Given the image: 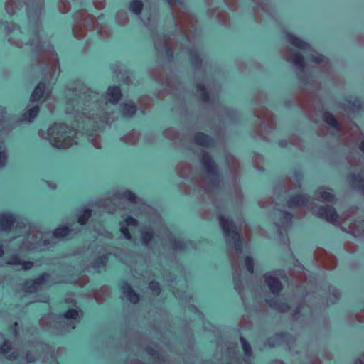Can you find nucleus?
I'll return each mask as SVG.
<instances>
[{
  "label": "nucleus",
  "instance_id": "c756f323",
  "mask_svg": "<svg viewBox=\"0 0 364 364\" xmlns=\"http://www.w3.org/2000/svg\"><path fill=\"white\" fill-rule=\"evenodd\" d=\"M245 263L247 271L250 273H253V259L252 257L247 256L245 259Z\"/></svg>",
  "mask_w": 364,
  "mask_h": 364
},
{
  "label": "nucleus",
  "instance_id": "6ab92c4d",
  "mask_svg": "<svg viewBox=\"0 0 364 364\" xmlns=\"http://www.w3.org/2000/svg\"><path fill=\"white\" fill-rule=\"evenodd\" d=\"M287 60L292 62L298 67H302L303 65V58L299 53H291L290 55L287 57Z\"/></svg>",
  "mask_w": 364,
  "mask_h": 364
},
{
  "label": "nucleus",
  "instance_id": "a878e982",
  "mask_svg": "<svg viewBox=\"0 0 364 364\" xmlns=\"http://www.w3.org/2000/svg\"><path fill=\"white\" fill-rule=\"evenodd\" d=\"M142 9V4L140 1L134 0L130 4V9L134 13L138 14L141 12Z\"/></svg>",
  "mask_w": 364,
  "mask_h": 364
},
{
  "label": "nucleus",
  "instance_id": "393cba45",
  "mask_svg": "<svg viewBox=\"0 0 364 364\" xmlns=\"http://www.w3.org/2000/svg\"><path fill=\"white\" fill-rule=\"evenodd\" d=\"M203 163L207 171L211 172L214 170V163L211 161L208 155L205 154L203 156Z\"/></svg>",
  "mask_w": 364,
  "mask_h": 364
},
{
  "label": "nucleus",
  "instance_id": "39448f33",
  "mask_svg": "<svg viewBox=\"0 0 364 364\" xmlns=\"http://www.w3.org/2000/svg\"><path fill=\"white\" fill-rule=\"evenodd\" d=\"M14 227L17 229L27 230V225L25 220L15 217L11 213L0 214V230L10 231Z\"/></svg>",
  "mask_w": 364,
  "mask_h": 364
},
{
  "label": "nucleus",
  "instance_id": "bb28decb",
  "mask_svg": "<svg viewBox=\"0 0 364 364\" xmlns=\"http://www.w3.org/2000/svg\"><path fill=\"white\" fill-rule=\"evenodd\" d=\"M319 197L323 200V201H328V202H331L333 201V196L332 195V193L328 191H326V190H321L319 191Z\"/></svg>",
  "mask_w": 364,
  "mask_h": 364
},
{
  "label": "nucleus",
  "instance_id": "412c9836",
  "mask_svg": "<svg viewBox=\"0 0 364 364\" xmlns=\"http://www.w3.org/2000/svg\"><path fill=\"white\" fill-rule=\"evenodd\" d=\"M136 112V107L133 103L129 102L124 105L123 114L124 116H132Z\"/></svg>",
  "mask_w": 364,
  "mask_h": 364
},
{
  "label": "nucleus",
  "instance_id": "c03bdc74",
  "mask_svg": "<svg viewBox=\"0 0 364 364\" xmlns=\"http://www.w3.org/2000/svg\"><path fill=\"white\" fill-rule=\"evenodd\" d=\"M333 296H334L336 298H338L339 293H338L337 291L333 290Z\"/></svg>",
  "mask_w": 364,
  "mask_h": 364
},
{
  "label": "nucleus",
  "instance_id": "13d9d810",
  "mask_svg": "<svg viewBox=\"0 0 364 364\" xmlns=\"http://www.w3.org/2000/svg\"><path fill=\"white\" fill-rule=\"evenodd\" d=\"M169 1H171V0H169Z\"/></svg>",
  "mask_w": 364,
  "mask_h": 364
},
{
  "label": "nucleus",
  "instance_id": "b1692460",
  "mask_svg": "<svg viewBox=\"0 0 364 364\" xmlns=\"http://www.w3.org/2000/svg\"><path fill=\"white\" fill-rule=\"evenodd\" d=\"M38 110L39 109L37 106L28 109L24 114V119L28 121H31L37 115Z\"/></svg>",
  "mask_w": 364,
  "mask_h": 364
},
{
  "label": "nucleus",
  "instance_id": "2eb2a0df",
  "mask_svg": "<svg viewBox=\"0 0 364 364\" xmlns=\"http://www.w3.org/2000/svg\"><path fill=\"white\" fill-rule=\"evenodd\" d=\"M287 39L291 44L299 48L304 50L308 47V45L305 42L293 35L289 34L287 36Z\"/></svg>",
  "mask_w": 364,
  "mask_h": 364
},
{
  "label": "nucleus",
  "instance_id": "f3484780",
  "mask_svg": "<svg viewBox=\"0 0 364 364\" xmlns=\"http://www.w3.org/2000/svg\"><path fill=\"white\" fill-rule=\"evenodd\" d=\"M267 302L270 307L275 309L281 312L287 311L289 309V305L284 303L282 304L274 301H267Z\"/></svg>",
  "mask_w": 364,
  "mask_h": 364
},
{
  "label": "nucleus",
  "instance_id": "ddd939ff",
  "mask_svg": "<svg viewBox=\"0 0 364 364\" xmlns=\"http://www.w3.org/2000/svg\"><path fill=\"white\" fill-rule=\"evenodd\" d=\"M8 264L13 265H19L22 269H30L33 264L31 262H22L17 256L12 257L8 262Z\"/></svg>",
  "mask_w": 364,
  "mask_h": 364
},
{
  "label": "nucleus",
  "instance_id": "a211bd4d",
  "mask_svg": "<svg viewBox=\"0 0 364 364\" xmlns=\"http://www.w3.org/2000/svg\"><path fill=\"white\" fill-rule=\"evenodd\" d=\"M70 229L68 227H63L57 228L53 233V236L55 238H63L68 236L70 234Z\"/></svg>",
  "mask_w": 364,
  "mask_h": 364
},
{
  "label": "nucleus",
  "instance_id": "6e6d98bb",
  "mask_svg": "<svg viewBox=\"0 0 364 364\" xmlns=\"http://www.w3.org/2000/svg\"><path fill=\"white\" fill-rule=\"evenodd\" d=\"M95 299L98 301V299H97V296H95Z\"/></svg>",
  "mask_w": 364,
  "mask_h": 364
},
{
  "label": "nucleus",
  "instance_id": "20e7f679",
  "mask_svg": "<svg viewBox=\"0 0 364 364\" xmlns=\"http://www.w3.org/2000/svg\"><path fill=\"white\" fill-rule=\"evenodd\" d=\"M120 230L128 240L132 239V235L136 236V232H139L142 237L144 244L146 245L149 244L153 237L152 231L150 228L138 230V223L132 217H127L124 222L120 223Z\"/></svg>",
  "mask_w": 364,
  "mask_h": 364
},
{
  "label": "nucleus",
  "instance_id": "5fc2aeb1",
  "mask_svg": "<svg viewBox=\"0 0 364 364\" xmlns=\"http://www.w3.org/2000/svg\"><path fill=\"white\" fill-rule=\"evenodd\" d=\"M124 16H124V19H125V21H127V16H126V14H124Z\"/></svg>",
  "mask_w": 364,
  "mask_h": 364
},
{
  "label": "nucleus",
  "instance_id": "864d4df0",
  "mask_svg": "<svg viewBox=\"0 0 364 364\" xmlns=\"http://www.w3.org/2000/svg\"><path fill=\"white\" fill-rule=\"evenodd\" d=\"M360 226L362 228L364 227V220L360 223Z\"/></svg>",
  "mask_w": 364,
  "mask_h": 364
},
{
  "label": "nucleus",
  "instance_id": "dca6fc26",
  "mask_svg": "<svg viewBox=\"0 0 364 364\" xmlns=\"http://www.w3.org/2000/svg\"><path fill=\"white\" fill-rule=\"evenodd\" d=\"M168 240H170L171 246L174 250H183L186 248L185 243L180 240L175 238L174 236L170 235L168 236Z\"/></svg>",
  "mask_w": 364,
  "mask_h": 364
},
{
  "label": "nucleus",
  "instance_id": "79ce46f5",
  "mask_svg": "<svg viewBox=\"0 0 364 364\" xmlns=\"http://www.w3.org/2000/svg\"><path fill=\"white\" fill-rule=\"evenodd\" d=\"M9 4L10 3L8 2L6 5V11L9 13V14H12L13 13V11H10V9H9Z\"/></svg>",
  "mask_w": 364,
  "mask_h": 364
},
{
  "label": "nucleus",
  "instance_id": "49530a36",
  "mask_svg": "<svg viewBox=\"0 0 364 364\" xmlns=\"http://www.w3.org/2000/svg\"><path fill=\"white\" fill-rule=\"evenodd\" d=\"M26 358L28 362H32L33 360V359L30 357V355L28 353L26 355Z\"/></svg>",
  "mask_w": 364,
  "mask_h": 364
},
{
  "label": "nucleus",
  "instance_id": "e433bc0d",
  "mask_svg": "<svg viewBox=\"0 0 364 364\" xmlns=\"http://www.w3.org/2000/svg\"><path fill=\"white\" fill-rule=\"evenodd\" d=\"M62 4L63 5L64 9H62L60 8L61 11H62L63 13H65V12H67V11L69 10V4H68V2H67V1H62Z\"/></svg>",
  "mask_w": 364,
  "mask_h": 364
},
{
  "label": "nucleus",
  "instance_id": "37998d69",
  "mask_svg": "<svg viewBox=\"0 0 364 364\" xmlns=\"http://www.w3.org/2000/svg\"><path fill=\"white\" fill-rule=\"evenodd\" d=\"M305 203L304 200H301V202L299 201H296V203H294L292 205H304V203Z\"/></svg>",
  "mask_w": 364,
  "mask_h": 364
},
{
  "label": "nucleus",
  "instance_id": "58836bf2",
  "mask_svg": "<svg viewBox=\"0 0 364 364\" xmlns=\"http://www.w3.org/2000/svg\"><path fill=\"white\" fill-rule=\"evenodd\" d=\"M314 60L317 63H320L323 60V58L321 55H318L317 56L314 58Z\"/></svg>",
  "mask_w": 364,
  "mask_h": 364
},
{
  "label": "nucleus",
  "instance_id": "5701e85b",
  "mask_svg": "<svg viewBox=\"0 0 364 364\" xmlns=\"http://www.w3.org/2000/svg\"><path fill=\"white\" fill-rule=\"evenodd\" d=\"M195 141L198 144L207 146L209 144L210 139L207 135L199 133L196 136Z\"/></svg>",
  "mask_w": 364,
  "mask_h": 364
},
{
  "label": "nucleus",
  "instance_id": "7ed1b4c3",
  "mask_svg": "<svg viewBox=\"0 0 364 364\" xmlns=\"http://www.w3.org/2000/svg\"><path fill=\"white\" fill-rule=\"evenodd\" d=\"M77 132L65 124H54L48 130L49 140L53 146L67 149L74 143Z\"/></svg>",
  "mask_w": 364,
  "mask_h": 364
},
{
  "label": "nucleus",
  "instance_id": "6e6552de",
  "mask_svg": "<svg viewBox=\"0 0 364 364\" xmlns=\"http://www.w3.org/2000/svg\"><path fill=\"white\" fill-rule=\"evenodd\" d=\"M50 279V275L48 274H43L39 278L34 281L27 282L23 287L26 292L33 293L38 290H41L46 287Z\"/></svg>",
  "mask_w": 364,
  "mask_h": 364
},
{
  "label": "nucleus",
  "instance_id": "423d86ee",
  "mask_svg": "<svg viewBox=\"0 0 364 364\" xmlns=\"http://www.w3.org/2000/svg\"><path fill=\"white\" fill-rule=\"evenodd\" d=\"M316 260L323 267L331 269L336 265V258L323 249H317L314 252Z\"/></svg>",
  "mask_w": 364,
  "mask_h": 364
},
{
  "label": "nucleus",
  "instance_id": "f8f14e48",
  "mask_svg": "<svg viewBox=\"0 0 364 364\" xmlns=\"http://www.w3.org/2000/svg\"><path fill=\"white\" fill-rule=\"evenodd\" d=\"M122 291L124 296L132 303L136 304L139 301V297L137 294H136L130 287V285L127 283H122L121 286Z\"/></svg>",
  "mask_w": 364,
  "mask_h": 364
},
{
  "label": "nucleus",
  "instance_id": "de8ad7c7",
  "mask_svg": "<svg viewBox=\"0 0 364 364\" xmlns=\"http://www.w3.org/2000/svg\"><path fill=\"white\" fill-rule=\"evenodd\" d=\"M360 149L364 152V141H362L360 145Z\"/></svg>",
  "mask_w": 364,
  "mask_h": 364
},
{
  "label": "nucleus",
  "instance_id": "aec40b11",
  "mask_svg": "<svg viewBox=\"0 0 364 364\" xmlns=\"http://www.w3.org/2000/svg\"><path fill=\"white\" fill-rule=\"evenodd\" d=\"M107 260H108V257L107 255H102V256H100L95 262H94V264H93V267L96 269H97L98 271H100V269L101 268H103L105 264H107Z\"/></svg>",
  "mask_w": 364,
  "mask_h": 364
},
{
  "label": "nucleus",
  "instance_id": "8fccbe9b",
  "mask_svg": "<svg viewBox=\"0 0 364 364\" xmlns=\"http://www.w3.org/2000/svg\"><path fill=\"white\" fill-rule=\"evenodd\" d=\"M40 323H41V325L42 326H44V324H45V319H44V318H42V319L41 320Z\"/></svg>",
  "mask_w": 364,
  "mask_h": 364
},
{
  "label": "nucleus",
  "instance_id": "4c0bfd02",
  "mask_svg": "<svg viewBox=\"0 0 364 364\" xmlns=\"http://www.w3.org/2000/svg\"><path fill=\"white\" fill-rule=\"evenodd\" d=\"M18 357V353L17 352H13L10 355H8V358L9 360H14Z\"/></svg>",
  "mask_w": 364,
  "mask_h": 364
},
{
  "label": "nucleus",
  "instance_id": "09e8293b",
  "mask_svg": "<svg viewBox=\"0 0 364 364\" xmlns=\"http://www.w3.org/2000/svg\"><path fill=\"white\" fill-rule=\"evenodd\" d=\"M4 254V250L2 249V245H0V257L2 256Z\"/></svg>",
  "mask_w": 364,
  "mask_h": 364
},
{
  "label": "nucleus",
  "instance_id": "473e14b6",
  "mask_svg": "<svg viewBox=\"0 0 364 364\" xmlns=\"http://www.w3.org/2000/svg\"><path fill=\"white\" fill-rule=\"evenodd\" d=\"M124 197L127 198L131 203H137V198L135 196V195L129 191L124 193Z\"/></svg>",
  "mask_w": 364,
  "mask_h": 364
},
{
  "label": "nucleus",
  "instance_id": "72a5a7b5",
  "mask_svg": "<svg viewBox=\"0 0 364 364\" xmlns=\"http://www.w3.org/2000/svg\"><path fill=\"white\" fill-rule=\"evenodd\" d=\"M359 227L360 224L357 225L355 223L353 225L350 223L349 225V228L353 232V233L354 235L357 234L358 235L360 234Z\"/></svg>",
  "mask_w": 364,
  "mask_h": 364
},
{
  "label": "nucleus",
  "instance_id": "cd10ccee",
  "mask_svg": "<svg viewBox=\"0 0 364 364\" xmlns=\"http://www.w3.org/2000/svg\"><path fill=\"white\" fill-rule=\"evenodd\" d=\"M90 216L91 211L89 209L85 210L83 213L78 218V223L80 225H85Z\"/></svg>",
  "mask_w": 364,
  "mask_h": 364
},
{
  "label": "nucleus",
  "instance_id": "c9c22d12",
  "mask_svg": "<svg viewBox=\"0 0 364 364\" xmlns=\"http://www.w3.org/2000/svg\"><path fill=\"white\" fill-rule=\"evenodd\" d=\"M96 1L97 0H95L94 1L95 6L98 9H102L104 7L105 0H100L99 2H97Z\"/></svg>",
  "mask_w": 364,
  "mask_h": 364
},
{
  "label": "nucleus",
  "instance_id": "7c9ffc66",
  "mask_svg": "<svg viewBox=\"0 0 364 364\" xmlns=\"http://www.w3.org/2000/svg\"><path fill=\"white\" fill-rule=\"evenodd\" d=\"M149 289L155 294H159L160 291V287L158 282L152 281L149 283Z\"/></svg>",
  "mask_w": 364,
  "mask_h": 364
},
{
  "label": "nucleus",
  "instance_id": "0eeeda50",
  "mask_svg": "<svg viewBox=\"0 0 364 364\" xmlns=\"http://www.w3.org/2000/svg\"><path fill=\"white\" fill-rule=\"evenodd\" d=\"M283 277L281 271L269 272L265 275V282L274 294H278L282 289L279 278Z\"/></svg>",
  "mask_w": 364,
  "mask_h": 364
},
{
  "label": "nucleus",
  "instance_id": "9d476101",
  "mask_svg": "<svg viewBox=\"0 0 364 364\" xmlns=\"http://www.w3.org/2000/svg\"><path fill=\"white\" fill-rule=\"evenodd\" d=\"M63 321L65 323V330L73 329L79 321V312L75 309L68 310L62 318Z\"/></svg>",
  "mask_w": 364,
  "mask_h": 364
},
{
  "label": "nucleus",
  "instance_id": "f03ea898",
  "mask_svg": "<svg viewBox=\"0 0 364 364\" xmlns=\"http://www.w3.org/2000/svg\"><path fill=\"white\" fill-rule=\"evenodd\" d=\"M220 225L223 229L224 235L226 239L227 245L230 249V255L232 257V265L235 271L234 274H236V267L239 259L242 257V242H241V235L240 233L244 230L245 233L248 236V230L247 225L245 221L242 219L238 220V227L232 221V218L226 213H220L218 215Z\"/></svg>",
  "mask_w": 364,
  "mask_h": 364
},
{
  "label": "nucleus",
  "instance_id": "4d7b16f0",
  "mask_svg": "<svg viewBox=\"0 0 364 364\" xmlns=\"http://www.w3.org/2000/svg\"><path fill=\"white\" fill-rule=\"evenodd\" d=\"M363 235H364V230H363V232H362Z\"/></svg>",
  "mask_w": 364,
  "mask_h": 364
},
{
  "label": "nucleus",
  "instance_id": "f704fd0d",
  "mask_svg": "<svg viewBox=\"0 0 364 364\" xmlns=\"http://www.w3.org/2000/svg\"><path fill=\"white\" fill-rule=\"evenodd\" d=\"M6 160V156L4 151L0 152V167L3 166Z\"/></svg>",
  "mask_w": 364,
  "mask_h": 364
},
{
  "label": "nucleus",
  "instance_id": "c85d7f7f",
  "mask_svg": "<svg viewBox=\"0 0 364 364\" xmlns=\"http://www.w3.org/2000/svg\"><path fill=\"white\" fill-rule=\"evenodd\" d=\"M240 341L245 355L247 357H250L252 355V350L250 344L242 337L240 338Z\"/></svg>",
  "mask_w": 364,
  "mask_h": 364
},
{
  "label": "nucleus",
  "instance_id": "a18cd8bd",
  "mask_svg": "<svg viewBox=\"0 0 364 364\" xmlns=\"http://www.w3.org/2000/svg\"><path fill=\"white\" fill-rule=\"evenodd\" d=\"M73 32H74V34H75V37H77V38H80L81 36H82V35H79V34L77 33L76 29H75Z\"/></svg>",
  "mask_w": 364,
  "mask_h": 364
},
{
  "label": "nucleus",
  "instance_id": "9b49d317",
  "mask_svg": "<svg viewBox=\"0 0 364 364\" xmlns=\"http://www.w3.org/2000/svg\"><path fill=\"white\" fill-rule=\"evenodd\" d=\"M50 91L46 88L45 84L41 82L36 87L35 90L31 95V100L39 101L41 100H46L49 95Z\"/></svg>",
  "mask_w": 364,
  "mask_h": 364
},
{
  "label": "nucleus",
  "instance_id": "ea45409f",
  "mask_svg": "<svg viewBox=\"0 0 364 364\" xmlns=\"http://www.w3.org/2000/svg\"><path fill=\"white\" fill-rule=\"evenodd\" d=\"M92 143L95 147L98 148V149L100 148V145L98 144V141H97L96 139H92Z\"/></svg>",
  "mask_w": 364,
  "mask_h": 364
},
{
  "label": "nucleus",
  "instance_id": "603ef678",
  "mask_svg": "<svg viewBox=\"0 0 364 364\" xmlns=\"http://www.w3.org/2000/svg\"><path fill=\"white\" fill-rule=\"evenodd\" d=\"M149 353L151 355H154V350H149Z\"/></svg>",
  "mask_w": 364,
  "mask_h": 364
},
{
  "label": "nucleus",
  "instance_id": "4468645a",
  "mask_svg": "<svg viewBox=\"0 0 364 364\" xmlns=\"http://www.w3.org/2000/svg\"><path fill=\"white\" fill-rule=\"evenodd\" d=\"M107 94L109 102L112 103H117L121 97V92L119 87H109Z\"/></svg>",
  "mask_w": 364,
  "mask_h": 364
},
{
  "label": "nucleus",
  "instance_id": "2f4dec72",
  "mask_svg": "<svg viewBox=\"0 0 364 364\" xmlns=\"http://www.w3.org/2000/svg\"><path fill=\"white\" fill-rule=\"evenodd\" d=\"M9 350H11V343L9 341H5L0 348V353L1 354H7Z\"/></svg>",
  "mask_w": 364,
  "mask_h": 364
},
{
  "label": "nucleus",
  "instance_id": "f257e3e1",
  "mask_svg": "<svg viewBox=\"0 0 364 364\" xmlns=\"http://www.w3.org/2000/svg\"><path fill=\"white\" fill-rule=\"evenodd\" d=\"M290 210H282L277 209L273 213L274 223L277 228L278 234L282 236L287 232L293 218L292 212L301 213L304 212L305 208H311V210L321 218L331 222L333 224L345 223L350 220V218H343L339 216L333 206H287Z\"/></svg>",
  "mask_w": 364,
  "mask_h": 364
},
{
  "label": "nucleus",
  "instance_id": "3c124183",
  "mask_svg": "<svg viewBox=\"0 0 364 364\" xmlns=\"http://www.w3.org/2000/svg\"><path fill=\"white\" fill-rule=\"evenodd\" d=\"M355 364H364L361 360H357Z\"/></svg>",
  "mask_w": 364,
  "mask_h": 364
},
{
  "label": "nucleus",
  "instance_id": "a19ab883",
  "mask_svg": "<svg viewBox=\"0 0 364 364\" xmlns=\"http://www.w3.org/2000/svg\"><path fill=\"white\" fill-rule=\"evenodd\" d=\"M17 326H18V323H15L14 325V327H13V333H14L15 336H17V330H16Z\"/></svg>",
  "mask_w": 364,
  "mask_h": 364
},
{
  "label": "nucleus",
  "instance_id": "1a4fd4ad",
  "mask_svg": "<svg viewBox=\"0 0 364 364\" xmlns=\"http://www.w3.org/2000/svg\"><path fill=\"white\" fill-rule=\"evenodd\" d=\"M28 230L29 235L28 237H30V236L32 235V239L34 240V242L32 243V247H28V249L35 250L38 248L42 249L48 247L49 242L46 239V234L41 232H37L36 234H34V230H31L30 227L28 228Z\"/></svg>",
  "mask_w": 364,
  "mask_h": 364
},
{
  "label": "nucleus",
  "instance_id": "4be33fe9",
  "mask_svg": "<svg viewBox=\"0 0 364 364\" xmlns=\"http://www.w3.org/2000/svg\"><path fill=\"white\" fill-rule=\"evenodd\" d=\"M323 119L329 125L339 129V125L335 117L331 114L328 112L325 113L323 115Z\"/></svg>",
  "mask_w": 364,
  "mask_h": 364
}]
</instances>
